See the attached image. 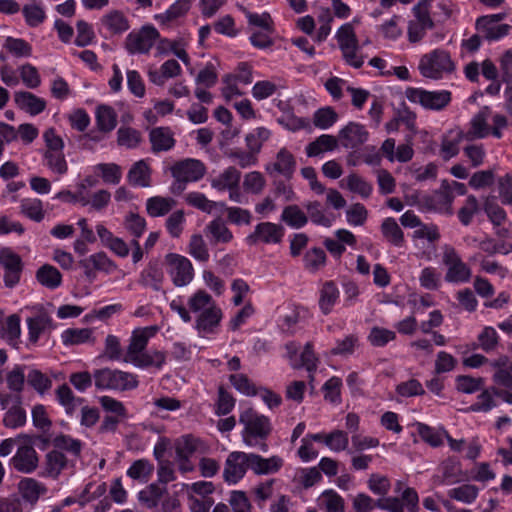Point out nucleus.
<instances>
[{
	"label": "nucleus",
	"mask_w": 512,
	"mask_h": 512,
	"mask_svg": "<svg viewBox=\"0 0 512 512\" xmlns=\"http://www.w3.org/2000/svg\"><path fill=\"white\" fill-rule=\"evenodd\" d=\"M239 422L244 426L243 442L250 447H258L262 452L268 451L265 440L271 434L272 425L267 416L258 414L253 408L241 412Z\"/></svg>",
	"instance_id": "nucleus-1"
},
{
	"label": "nucleus",
	"mask_w": 512,
	"mask_h": 512,
	"mask_svg": "<svg viewBox=\"0 0 512 512\" xmlns=\"http://www.w3.org/2000/svg\"><path fill=\"white\" fill-rule=\"evenodd\" d=\"M94 385L98 390L129 391L139 385L138 377L131 372L108 367L93 372Z\"/></svg>",
	"instance_id": "nucleus-2"
},
{
	"label": "nucleus",
	"mask_w": 512,
	"mask_h": 512,
	"mask_svg": "<svg viewBox=\"0 0 512 512\" xmlns=\"http://www.w3.org/2000/svg\"><path fill=\"white\" fill-rule=\"evenodd\" d=\"M419 70L426 78L440 79L444 74L452 73L455 65L449 52L435 49L421 57Z\"/></svg>",
	"instance_id": "nucleus-3"
},
{
	"label": "nucleus",
	"mask_w": 512,
	"mask_h": 512,
	"mask_svg": "<svg viewBox=\"0 0 512 512\" xmlns=\"http://www.w3.org/2000/svg\"><path fill=\"white\" fill-rule=\"evenodd\" d=\"M160 38L158 30L152 25H144L138 30L131 31L124 42L129 54H147Z\"/></svg>",
	"instance_id": "nucleus-4"
},
{
	"label": "nucleus",
	"mask_w": 512,
	"mask_h": 512,
	"mask_svg": "<svg viewBox=\"0 0 512 512\" xmlns=\"http://www.w3.org/2000/svg\"><path fill=\"white\" fill-rule=\"evenodd\" d=\"M405 96L410 102L419 103L429 110H442L451 102V92L448 90L427 91L409 87L405 90Z\"/></svg>",
	"instance_id": "nucleus-5"
},
{
	"label": "nucleus",
	"mask_w": 512,
	"mask_h": 512,
	"mask_svg": "<svg viewBox=\"0 0 512 512\" xmlns=\"http://www.w3.org/2000/svg\"><path fill=\"white\" fill-rule=\"evenodd\" d=\"M165 260L168 265V273L175 286L183 287L192 281L194 270L189 259L170 253L166 255Z\"/></svg>",
	"instance_id": "nucleus-6"
},
{
	"label": "nucleus",
	"mask_w": 512,
	"mask_h": 512,
	"mask_svg": "<svg viewBox=\"0 0 512 512\" xmlns=\"http://www.w3.org/2000/svg\"><path fill=\"white\" fill-rule=\"evenodd\" d=\"M250 453L234 451L231 452L225 462L223 472L224 479L230 483H237L250 469Z\"/></svg>",
	"instance_id": "nucleus-7"
},
{
	"label": "nucleus",
	"mask_w": 512,
	"mask_h": 512,
	"mask_svg": "<svg viewBox=\"0 0 512 512\" xmlns=\"http://www.w3.org/2000/svg\"><path fill=\"white\" fill-rule=\"evenodd\" d=\"M284 236V227L272 222H262L255 226L254 232L247 236L246 241L250 245L259 242L264 244H278Z\"/></svg>",
	"instance_id": "nucleus-8"
},
{
	"label": "nucleus",
	"mask_w": 512,
	"mask_h": 512,
	"mask_svg": "<svg viewBox=\"0 0 512 512\" xmlns=\"http://www.w3.org/2000/svg\"><path fill=\"white\" fill-rule=\"evenodd\" d=\"M0 265L5 269L4 283L6 287L12 288L20 281L22 272V260L10 248L0 250Z\"/></svg>",
	"instance_id": "nucleus-9"
},
{
	"label": "nucleus",
	"mask_w": 512,
	"mask_h": 512,
	"mask_svg": "<svg viewBox=\"0 0 512 512\" xmlns=\"http://www.w3.org/2000/svg\"><path fill=\"white\" fill-rule=\"evenodd\" d=\"M453 196L447 190H437L432 194L422 195L418 200V205L425 211H436L452 214Z\"/></svg>",
	"instance_id": "nucleus-10"
},
{
	"label": "nucleus",
	"mask_w": 512,
	"mask_h": 512,
	"mask_svg": "<svg viewBox=\"0 0 512 512\" xmlns=\"http://www.w3.org/2000/svg\"><path fill=\"white\" fill-rule=\"evenodd\" d=\"M79 265L91 281L95 279L96 271L111 273L117 269V265L104 252H98L80 260Z\"/></svg>",
	"instance_id": "nucleus-11"
},
{
	"label": "nucleus",
	"mask_w": 512,
	"mask_h": 512,
	"mask_svg": "<svg viewBox=\"0 0 512 512\" xmlns=\"http://www.w3.org/2000/svg\"><path fill=\"white\" fill-rule=\"evenodd\" d=\"M10 464L16 471L30 474L37 469L39 457L31 445H22L18 447L16 453L11 458Z\"/></svg>",
	"instance_id": "nucleus-12"
},
{
	"label": "nucleus",
	"mask_w": 512,
	"mask_h": 512,
	"mask_svg": "<svg viewBox=\"0 0 512 512\" xmlns=\"http://www.w3.org/2000/svg\"><path fill=\"white\" fill-rule=\"evenodd\" d=\"M174 179H181L187 182L200 180L206 173L205 165L196 159H186L176 163L171 168Z\"/></svg>",
	"instance_id": "nucleus-13"
},
{
	"label": "nucleus",
	"mask_w": 512,
	"mask_h": 512,
	"mask_svg": "<svg viewBox=\"0 0 512 512\" xmlns=\"http://www.w3.org/2000/svg\"><path fill=\"white\" fill-rule=\"evenodd\" d=\"M157 331V326H148L135 329L132 332L130 343L127 347L123 361L126 363L130 361V358L136 357L141 352L145 351L149 339L152 338L157 333Z\"/></svg>",
	"instance_id": "nucleus-14"
},
{
	"label": "nucleus",
	"mask_w": 512,
	"mask_h": 512,
	"mask_svg": "<svg viewBox=\"0 0 512 512\" xmlns=\"http://www.w3.org/2000/svg\"><path fill=\"white\" fill-rule=\"evenodd\" d=\"M157 331V326H148L135 329L132 332L130 343L127 347L123 361L126 363L130 361V358L136 357L141 352L145 351L149 339L152 338L157 333Z\"/></svg>",
	"instance_id": "nucleus-15"
},
{
	"label": "nucleus",
	"mask_w": 512,
	"mask_h": 512,
	"mask_svg": "<svg viewBox=\"0 0 512 512\" xmlns=\"http://www.w3.org/2000/svg\"><path fill=\"white\" fill-rule=\"evenodd\" d=\"M369 133L362 124L349 122L338 134V141L344 148L354 149L364 144Z\"/></svg>",
	"instance_id": "nucleus-16"
},
{
	"label": "nucleus",
	"mask_w": 512,
	"mask_h": 512,
	"mask_svg": "<svg viewBox=\"0 0 512 512\" xmlns=\"http://www.w3.org/2000/svg\"><path fill=\"white\" fill-rule=\"evenodd\" d=\"M296 159L294 155L286 148H281L276 154L275 161L266 165L265 170L272 174L276 172L290 180L296 171Z\"/></svg>",
	"instance_id": "nucleus-17"
},
{
	"label": "nucleus",
	"mask_w": 512,
	"mask_h": 512,
	"mask_svg": "<svg viewBox=\"0 0 512 512\" xmlns=\"http://www.w3.org/2000/svg\"><path fill=\"white\" fill-rule=\"evenodd\" d=\"M490 116L489 107H483L470 121V129L464 132L465 141H474L476 139L485 138L490 129L488 126V117Z\"/></svg>",
	"instance_id": "nucleus-18"
},
{
	"label": "nucleus",
	"mask_w": 512,
	"mask_h": 512,
	"mask_svg": "<svg viewBox=\"0 0 512 512\" xmlns=\"http://www.w3.org/2000/svg\"><path fill=\"white\" fill-rule=\"evenodd\" d=\"M151 150L154 153L171 150L176 143L174 132L169 127H155L149 132Z\"/></svg>",
	"instance_id": "nucleus-19"
},
{
	"label": "nucleus",
	"mask_w": 512,
	"mask_h": 512,
	"mask_svg": "<svg viewBox=\"0 0 512 512\" xmlns=\"http://www.w3.org/2000/svg\"><path fill=\"white\" fill-rule=\"evenodd\" d=\"M222 319V311L216 305L203 310L196 320V329L200 334L214 333Z\"/></svg>",
	"instance_id": "nucleus-20"
},
{
	"label": "nucleus",
	"mask_w": 512,
	"mask_h": 512,
	"mask_svg": "<svg viewBox=\"0 0 512 512\" xmlns=\"http://www.w3.org/2000/svg\"><path fill=\"white\" fill-rule=\"evenodd\" d=\"M44 471L42 476L57 479L61 472L67 467L68 459L62 451L52 449L44 458Z\"/></svg>",
	"instance_id": "nucleus-21"
},
{
	"label": "nucleus",
	"mask_w": 512,
	"mask_h": 512,
	"mask_svg": "<svg viewBox=\"0 0 512 512\" xmlns=\"http://www.w3.org/2000/svg\"><path fill=\"white\" fill-rule=\"evenodd\" d=\"M250 469L257 475L276 473L283 465V459L279 456L263 458L260 455L250 453Z\"/></svg>",
	"instance_id": "nucleus-22"
},
{
	"label": "nucleus",
	"mask_w": 512,
	"mask_h": 512,
	"mask_svg": "<svg viewBox=\"0 0 512 512\" xmlns=\"http://www.w3.org/2000/svg\"><path fill=\"white\" fill-rule=\"evenodd\" d=\"M465 140L462 130H450L441 140L440 155L448 161L459 153V144Z\"/></svg>",
	"instance_id": "nucleus-23"
},
{
	"label": "nucleus",
	"mask_w": 512,
	"mask_h": 512,
	"mask_svg": "<svg viewBox=\"0 0 512 512\" xmlns=\"http://www.w3.org/2000/svg\"><path fill=\"white\" fill-rule=\"evenodd\" d=\"M127 363L142 369L148 367L161 369L166 363V354L165 352L159 350H151L149 352L145 350L136 357L130 358V361Z\"/></svg>",
	"instance_id": "nucleus-24"
},
{
	"label": "nucleus",
	"mask_w": 512,
	"mask_h": 512,
	"mask_svg": "<svg viewBox=\"0 0 512 512\" xmlns=\"http://www.w3.org/2000/svg\"><path fill=\"white\" fill-rule=\"evenodd\" d=\"M14 100L19 108L31 115L41 113L46 107L45 100L27 91L16 92L14 94Z\"/></svg>",
	"instance_id": "nucleus-25"
},
{
	"label": "nucleus",
	"mask_w": 512,
	"mask_h": 512,
	"mask_svg": "<svg viewBox=\"0 0 512 512\" xmlns=\"http://www.w3.org/2000/svg\"><path fill=\"white\" fill-rule=\"evenodd\" d=\"M205 232L213 244L229 243L233 239V234L221 218H216L208 223Z\"/></svg>",
	"instance_id": "nucleus-26"
},
{
	"label": "nucleus",
	"mask_w": 512,
	"mask_h": 512,
	"mask_svg": "<svg viewBox=\"0 0 512 512\" xmlns=\"http://www.w3.org/2000/svg\"><path fill=\"white\" fill-rule=\"evenodd\" d=\"M101 22L103 26L114 35L122 34L130 28L128 18L119 10H113L105 14Z\"/></svg>",
	"instance_id": "nucleus-27"
},
{
	"label": "nucleus",
	"mask_w": 512,
	"mask_h": 512,
	"mask_svg": "<svg viewBox=\"0 0 512 512\" xmlns=\"http://www.w3.org/2000/svg\"><path fill=\"white\" fill-rule=\"evenodd\" d=\"M338 138L333 135L323 134L306 146L308 157H316L324 152L333 151L338 147Z\"/></svg>",
	"instance_id": "nucleus-28"
},
{
	"label": "nucleus",
	"mask_w": 512,
	"mask_h": 512,
	"mask_svg": "<svg viewBox=\"0 0 512 512\" xmlns=\"http://www.w3.org/2000/svg\"><path fill=\"white\" fill-rule=\"evenodd\" d=\"M151 171L144 160L135 162L130 168L127 179L133 186L149 187L151 182Z\"/></svg>",
	"instance_id": "nucleus-29"
},
{
	"label": "nucleus",
	"mask_w": 512,
	"mask_h": 512,
	"mask_svg": "<svg viewBox=\"0 0 512 512\" xmlns=\"http://www.w3.org/2000/svg\"><path fill=\"white\" fill-rule=\"evenodd\" d=\"M381 232L384 239L395 247H403L405 243L404 233L396 220L388 217L381 224Z\"/></svg>",
	"instance_id": "nucleus-30"
},
{
	"label": "nucleus",
	"mask_w": 512,
	"mask_h": 512,
	"mask_svg": "<svg viewBox=\"0 0 512 512\" xmlns=\"http://www.w3.org/2000/svg\"><path fill=\"white\" fill-rule=\"evenodd\" d=\"M317 504L325 512H345L344 499L332 489L323 491L317 499Z\"/></svg>",
	"instance_id": "nucleus-31"
},
{
	"label": "nucleus",
	"mask_w": 512,
	"mask_h": 512,
	"mask_svg": "<svg viewBox=\"0 0 512 512\" xmlns=\"http://www.w3.org/2000/svg\"><path fill=\"white\" fill-rule=\"evenodd\" d=\"M241 173L233 166L225 169L211 181V186L219 191L231 190L238 187Z\"/></svg>",
	"instance_id": "nucleus-32"
},
{
	"label": "nucleus",
	"mask_w": 512,
	"mask_h": 512,
	"mask_svg": "<svg viewBox=\"0 0 512 512\" xmlns=\"http://www.w3.org/2000/svg\"><path fill=\"white\" fill-rule=\"evenodd\" d=\"M96 125L100 132L109 133L117 125V114L115 110L108 105H99L96 108Z\"/></svg>",
	"instance_id": "nucleus-33"
},
{
	"label": "nucleus",
	"mask_w": 512,
	"mask_h": 512,
	"mask_svg": "<svg viewBox=\"0 0 512 512\" xmlns=\"http://www.w3.org/2000/svg\"><path fill=\"white\" fill-rule=\"evenodd\" d=\"M175 206L176 201L170 197L154 196L146 201V210L151 217L164 216Z\"/></svg>",
	"instance_id": "nucleus-34"
},
{
	"label": "nucleus",
	"mask_w": 512,
	"mask_h": 512,
	"mask_svg": "<svg viewBox=\"0 0 512 512\" xmlns=\"http://www.w3.org/2000/svg\"><path fill=\"white\" fill-rule=\"evenodd\" d=\"M36 279L48 289H56L62 283V275L59 270L49 264H44L37 270Z\"/></svg>",
	"instance_id": "nucleus-35"
},
{
	"label": "nucleus",
	"mask_w": 512,
	"mask_h": 512,
	"mask_svg": "<svg viewBox=\"0 0 512 512\" xmlns=\"http://www.w3.org/2000/svg\"><path fill=\"white\" fill-rule=\"evenodd\" d=\"M339 298V290L333 281H326L320 290L319 307L321 311L327 315L332 311L337 299Z\"/></svg>",
	"instance_id": "nucleus-36"
},
{
	"label": "nucleus",
	"mask_w": 512,
	"mask_h": 512,
	"mask_svg": "<svg viewBox=\"0 0 512 512\" xmlns=\"http://www.w3.org/2000/svg\"><path fill=\"white\" fill-rule=\"evenodd\" d=\"M21 496L27 502L34 504L41 494L46 492V488L33 478H24L18 484Z\"/></svg>",
	"instance_id": "nucleus-37"
},
{
	"label": "nucleus",
	"mask_w": 512,
	"mask_h": 512,
	"mask_svg": "<svg viewBox=\"0 0 512 512\" xmlns=\"http://www.w3.org/2000/svg\"><path fill=\"white\" fill-rule=\"evenodd\" d=\"M163 279L164 274L162 270L157 265H149L141 272L139 284L154 291H161Z\"/></svg>",
	"instance_id": "nucleus-38"
},
{
	"label": "nucleus",
	"mask_w": 512,
	"mask_h": 512,
	"mask_svg": "<svg viewBox=\"0 0 512 512\" xmlns=\"http://www.w3.org/2000/svg\"><path fill=\"white\" fill-rule=\"evenodd\" d=\"M281 221L292 228H302L308 222L307 215L296 204L286 206L281 214Z\"/></svg>",
	"instance_id": "nucleus-39"
},
{
	"label": "nucleus",
	"mask_w": 512,
	"mask_h": 512,
	"mask_svg": "<svg viewBox=\"0 0 512 512\" xmlns=\"http://www.w3.org/2000/svg\"><path fill=\"white\" fill-rule=\"evenodd\" d=\"M201 441L192 435H184L175 441L176 458H191L199 449Z\"/></svg>",
	"instance_id": "nucleus-40"
},
{
	"label": "nucleus",
	"mask_w": 512,
	"mask_h": 512,
	"mask_svg": "<svg viewBox=\"0 0 512 512\" xmlns=\"http://www.w3.org/2000/svg\"><path fill=\"white\" fill-rule=\"evenodd\" d=\"M20 212L35 222H41L44 219L45 212L43 203L38 198H24L20 202Z\"/></svg>",
	"instance_id": "nucleus-41"
},
{
	"label": "nucleus",
	"mask_w": 512,
	"mask_h": 512,
	"mask_svg": "<svg viewBox=\"0 0 512 512\" xmlns=\"http://www.w3.org/2000/svg\"><path fill=\"white\" fill-rule=\"evenodd\" d=\"M61 339L66 346L79 345L94 340L92 330L89 328L66 329L62 332Z\"/></svg>",
	"instance_id": "nucleus-42"
},
{
	"label": "nucleus",
	"mask_w": 512,
	"mask_h": 512,
	"mask_svg": "<svg viewBox=\"0 0 512 512\" xmlns=\"http://www.w3.org/2000/svg\"><path fill=\"white\" fill-rule=\"evenodd\" d=\"M51 322V318L45 313H40L35 317L28 318L27 324L29 330V340L33 343H36L41 333L51 326Z\"/></svg>",
	"instance_id": "nucleus-43"
},
{
	"label": "nucleus",
	"mask_w": 512,
	"mask_h": 512,
	"mask_svg": "<svg viewBox=\"0 0 512 512\" xmlns=\"http://www.w3.org/2000/svg\"><path fill=\"white\" fill-rule=\"evenodd\" d=\"M479 494V488L473 484H462L458 487L452 488L448 491V496L456 501L471 504Z\"/></svg>",
	"instance_id": "nucleus-44"
},
{
	"label": "nucleus",
	"mask_w": 512,
	"mask_h": 512,
	"mask_svg": "<svg viewBox=\"0 0 512 512\" xmlns=\"http://www.w3.org/2000/svg\"><path fill=\"white\" fill-rule=\"evenodd\" d=\"M27 420L26 412L20 405V399L17 398V404L10 407L4 415L3 424L7 428L16 429L25 425Z\"/></svg>",
	"instance_id": "nucleus-45"
},
{
	"label": "nucleus",
	"mask_w": 512,
	"mask_h": 512,
	"mask_svg": "<svg viewBox=\"0 0 512 512\" xmlns=\"http://www.w3.org/2000/svg\"><path fill=\"white\" fill-rule=\"evenodd\" d=\"M165 492L166 488H161L157 484L153 483L139 492L138 499L146 508L152 509L158 505Z\"/></svg>",
	"instance_id": "nucleus-46"
},
{
	"label": "nucleus",
	"mask_w": 512,
	"mask_h": 512,
	"mask_svg": "<svg viewBox=\"0 0 512 512\" xmlns=\"http://www.w3.org/2000/svg\"><path fill=\"white\" fill-rule=\"evenodd\" d=\"M46 166L55 174L64 175L68 171V164L63 150L44 152Z\"/></svg>",
	"instance_id": "nucleus-47"
},
{
	"label": "nucleus",
	"mask_w": 512,
	"mask_h": 512,
	"mask_svg": "<svg viewBox=\"0 0 512 512\" xmlns=\"http://www.w3.org/2000/svg\"><path fill=\"white\" fill-rule=\"evenodd\" d=\"M54 449L59 451L64 450L71 453L73 456L78 457L82 450V443L78 439H74L69 435H58L52 440Z\"/></svg>",
	"instance_id": "nucleus-48"
},
{
	"label": "nucleus",
	"mask_w": 512,
	"mask_h": 512,
	"mask_svg": "<svg viewBox=\"0 0 512 512\" xmlns=\"http://www.w3.org/2000/svg\"><path fill=\"white\" fill-rule=\"evenodd\" d=\"M190 9L185 0H177L164 13L156 15V20L162 24L174 21L184 16Z\"/></svg>",
	"instance_id": "nucleus-49"
},
{
	"label": "nucleus",
	"mask_w": 512,
	"mask_h": 512,
	"mask_svg": "<svg viewBox=\"0 0 512 512\" xmlns=\"http://www.w3.org/2000/svg\"><path fill=\"white\" fill-rule=\"evenodd\" d=\"M304 267L310 272H316L326 264V254L321 248H311L304 255Z\"/></svg>",
	"instance_id": "nucleus-50"
},
{
	"label": "nucleus",
	"mask_w": 512,
	"mask_h": 512,
	"mask_svg": "<svg viewBox=\"0 0 512 512\" xmlns=\"http://www.w3.org/2000/svg\"><path fill=\"white\" fill-rule=\"evenodd\" d=\"M141 142V133L131 127H120L117 131V143L128 149L136 148Z\"/></svg>",
	"instance_id": "nucleus-51"
},
{
	"label": "nucleus",
	"mask_w": 512,
	"mask_h": 512,
	"mask_svg": "<svg viewBox=\"0 0 512 512\" xmlns=\"http://www.w3.org/2000/svg\"><path fill=\"white\" fill-rule=\"evenodd\" d=\"M318 358L316 357L313 351L312 343L308 342L304 346V350L300 355L299 360H295L292 363V367L295 369H299L301 367H305L306 370L311 373L317 369Z\"/></svg>",
	"instance_id": "nucleus-52"
},
{
	"label": "nucleus",
	"mask_w": 512,
	"mask_h": 512,
	"mask_svg": "<svg viewBox=\"0 0 512 512\" xmlns=\"http://www.w3.org/2000/svg\"><path fill=\"white\" fill-rule=\"evenodd\" d=\"M338 120V114L332 107L318 109L313 115V124L319 129H328Z\"/></svg>",
	"instance_id": "nucleus-53"
},
{
	"label": "nucleus",
	"mask_w": 512,
	"mask_h": 512,
	"mask_svg": "<svg viewBox=\"0 0 512 512\" xmlns=\"http://www.w3.org/2000/svg\"><path fill=\"white\" fill-rule=\"evenodd\" d=\"M478 347L489 353L494 351L499 344V336L497 331L491 327H485L477 337Z\"/></svg>",
	"instance_id": "nucleus-54"
},
{
	"label": "nucleus",
	"mask_w": 512,
	"mask_h": 512,
	"mask_svg": "<svg viewBox=\"0 0 512 512\" xmlns=\"http://www.w3.org/2000/svg\"><path fill=\"white\" fill-rule=\"evenodd\" d=\"M304 207L307 210L309 219L316 225L330 227L332 220L324 213L321 204L318 201L307 202Z\"/></svg>",
	"instance_id": "nucleus-55"
},
{
	"label": "nucleus",
	"mask_w": 512,
	"mask_h": 512,
	"mask_svg": "<svg viewBox=\"0 0 512 512\" xmlns=\"http://www.w3.org/2000/svg\"><path fill=\"white\" fill-rule=\"evenodd\" d=\"M347 188L353 192L359 194L363 198H368L373 190L370 183L365 181L362 177L357 174H350L346 177Z\"/></svg>",
	"instance_id": "nucleus-56"
},
{
	"label": "nucleus",
	"mask_w": 512,
	"mask_h": 512,
	"mask_svg": "<svg viewBox=\"0 0 512 512\" xmlns=\"http://www.w3.org/2000/svg\"><path fill=\"white\" fill-rule=\"evenodd\" d=\"M4 48L7 49L15 57H29L32 54L31 45L24 39L7 37L4 43Z\"/></svg>",
	"instance_id": "nucleus-57"
},
{
	"label": "nucleus",
	"mask_w": 512,
	"mask_h": 512,
	"mask_svg": "<svg viewBox=\"0 0 512 512\" xmlns=\"http://www.w3.org/2000/svg\"><path fill=\"white\" fill-rule=\"evenodd\" d=\"M321 479V472L316 467L300 469L294 477V481L305 489L314 486Z\"/></svg>",
	"instance_id": "nucleus-58"
},
{
	"label": "nucleus",
	"mask_w": 512,
	"mask_h": 512,
	"mask_svg": "<svg viewBox=\"0 0 512 512\" xmlns=\"http://www.w3.org/2000/svg\"><path fill=\"white\" fill-rule=\"evenodd\" d=\"M336 39L340 50L349 49L350 46L358 45V39L352 24H343L336 33Z\"/></svg>",
	"instance_id": "nucleus-59"
},
{
	"label": "nucleus",
	"mask_w": 512,
	"mask_h": 512,
	"mask_svg": "<svg viewBox=\"0 0 512 512\" xmlns=\"http://www.w3.org/2000/svg\"><path fill=\"white\" fill-rule=\"evenodd\" d=\"M26 379L28 384L40 394H44L52 386V381L37 369H31L27 373Z\"/></svg>",
	"instance_id": "nucleus-60"
},
{
	"label": "nucleus",
	"mask_w": 512,
	"mask_h": 512,
	"mask_svg": "<svg viewBox=\"0 0 512 512\" xmlns=\"http://www.w3.org/2000/svg\"><path fill=\"white\" fill-rule=\"evenodd\" d=\"M25 366L15 365L13 369L7 373L6 382L11 391L21 392L24 388L26 374Z\"/></svg>",
	"instance_id": "nucleus-61"
},
{
	"label": "nucleus",
	"mask_w": 512,
	"mask_h": 512,
	"mask_svg": "<svg viewBox=\"0 0 512 512\" xmlns=\"http://www.w3.org/2000/svg\"><path fill=\"white\" fill-rule=\"evenodd\" d=\"M471 278L470 268L462 261L448 268L445 280L452 283L468 282Z\"/></svg>",
	"instance_id": "nucleus-62"
},
{
	"label": "nucleus",
	"mask_w": 512,
	"mask_h": 512,
	"mask_svg": "<svg viewBox=\"0 0 512 512\" xmlns=\"http://www.w3.org/2000/svg\"><path fill=\"white\" fill-rule=\"evenodd\" d=\"M229 381L237 391L246 396H255L258 393L253 382L245 374H232Z\"/></svg>",
	"instance_id": "nucleus-63"
},
{
	"label": "nucleus",
	"mask_w": 512,
	"mask_h": 512,
	"mask_svg": "<svg viewBox=\"0 0 512 512\" xmlns=\"http://www.w3.org/2000/svg\"><path fill=\"white\" fill-rule=\"evenodd\" d=\"M97 170L105 183L117 185L122 177V169L115 163H101L97 165Z\"/></svg>",
	"instance_id": "nucleus-64"
}]
</instances>
